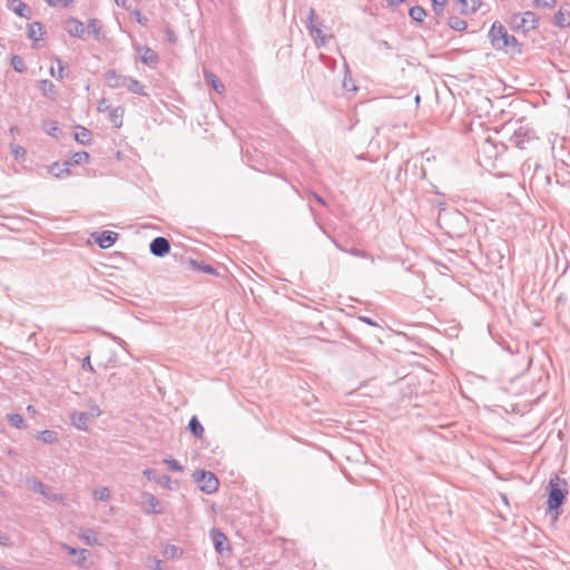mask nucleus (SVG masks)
I'll use <instances>...</instances> for the list:
<instances>
[{
    "mask_svg": "<svg viewBox=\"0 0 570 570\" xmlns=\"http://www.w3.org/2000/svg\"><path fill=\"white\" fill-rule=\"evenodd\" d=\"M488 37L495 50H502L512 56L522 52V46L514 36L508 33L505 27L495 21L492 23Z\"/></svg>",
    "mask_w": 570,
    "mask_h": 570,
    "instance_id": "1",
    "label": "nucleus"
},
{
    "mask_svg": "<svg viewBox=\"0 0 570 570\" xmlns=\"http://www.w3.org/2000/svg\"><path fill=\"white\" fill-rule=\"evenodd\" d=\"M568 494V483L566 480L560 479L558 475H554L549 480L548 483V500H547V510L549 512L556 511L557 517L559 515V510L564 503Z\"/></svg>",
    "mask_w": 570,
    "mask_h": 570,
    "instance_id": "2",
    "label": "nucleus"
},
{
    "mask_svg": "<svg viewBox=\"0 0 570 570\" xmlns=\"http://www.w3.org/2000/svg\"><path fill=\"white\" fill-rule=\"evenodd\" d=\"M538 23V17L532 11H525L523 13H514L510 19V27L513 31H520L528 33L535 29Z\"/></svg>",
    "mask_w": 570,
    "mask_h": 570,
    "instance_id": "3",
    "label": "nucleus"
},
{
    "mask_svg": "<svg viewBox=\"0 0 570 570\" xmlns=\"http://www.w3.org/2000/svg\"><path fill=\"white\" fill-rule=\"evenodd\" d=\"M193 480L199 485L200 491L207 494L215 493L219 487L217 476L209 471L196 470L193 473Z\"/></svg>",
    "mask_w": 570,
    "mask_h": 570,
    "instance_id": "4",
    "label": "nucleus"
},
{
    "mask_svg": "<svg viewBox=\"0 0 570 570\" xmlns=\"http://www.w3.org/2000/svg\"><path fill=\"white\" fill-rule=\"evenodd\" d=\"M534 139H537V137L533 130L521 126L513 131L512 136L510 137V142L520 149H524L525 145Z\"/></svg>",
    "mask_w": 570,
    "mask_h": 570,
    "instance_id": "5",
    "label": "nucleus"
},
{
    "mask_svg": "<svg viewBox=\"0 0 570 570\" xmlns=\"http://www.w3.org/2000/svg\"><path fill=\"white\" fill-rule=\"evenodd\" d=\"M28 483L31 484V489L35 492L40 493L41 495L47 498L49 501L60 502V503L65 502V497L62 494L51 492L50 489L42 481H40L36 478H32V479L28 480Z\"/></svg>",
    "mask_w": 570,
    "mask_h": 570,
    "instance_id": "6",
    "label": "nucleus"
},
{
    "mask_svg": "<svg viewBox=\"0 0 570 570\" xmlns=\"http://www.w3.org/2000/svg\"><path fill=\"white\" fill-rule=\"evenodd\" d=\"M61 548L69 554L75 557L73 563L81 569H89L90 563L88 562L89 551L82 548H73L67 543H62Z\"/></svg>",
    "mask_w": 570,
    "mask_h": 570,
    "instance_id": "7",
    "label": "nucleus"
},
{
    "mask_svg": "<svg viewBox=\"0 0 570 570\" xmlns=\"http://www.w3.org/2000/svg\"><path fill=\"white\" fill-rule=\"evenodd\" d=\"M149 250L156 257H164L170 252V243L166 237L157 236L150 242Z\"/></svg>",
    "mask_w": 570,
    "mask_h": 570,
    "instance_id": "8",
    "label": "nucleus"
},
{
    "mask_svg": "<svg viewBox=\"0 0 570 570\" xmlns=\"http://www.w3.org/2000/svg\"><path fill=\"white\" fill-rule=\"evenodd\" d=\"M316 19L315 10L311 8L307 16V28L311 36L315 39L316 46L320 47L325 45V37L322 36L321 29L315 24Z\"/></svg>",
    "mask_w": 570,
    "mask_h": 570,
    "instance_id": "9",
    "label": "nucleus"
},
{
    "mask_svg": "<svg viewBox=\"0 0 570 570\" xmlns=\"http://www.w3.org/2000/svg\"><path fill=\"white\" fill-rule=\"evenodd\" d=\"M145 513L147 514H163L164 510L160 509L159 500L151 493L144 492L141 495Z\"/></svg>",
    "mask_w": 570,
    "mask_h": 570,
    "instance_id": "10",
    "label": "nucleus"
},
{
    "mask_svg": "<svg viewBox=\"0 0 570 570\" xmlns=\"http://www.w3.org/2000/svg\"><path fill=\"white\" fill-rule=\"evenodd\" d=\"M92 237L100 248L106 249L116 243L118 234L112 230H104L101 233H94Z\"/></svg>",
    "mask_w": 570,
    "mask_h": 570,
    "instance_id": "11",
    "label": "nucleus"
},
{
    "mask_svg": "<svg viewBox=\"0 0 570 570\" xmlns=\"http://www.w3.org/2000/svg\"><path fill=\"white\" fill-rule=\"evenodd\" d=\"M7 8L21 18L30 19L32 16V10L21 0H8Z\"/></svg>",
    "mask_w": 570,
    "mask_h": 570,
    "instance_id": "12",
    "label": "nucleus"
},
{
    "mask_svg": "<svg viewBox=\"0 0 570 570\" xmlns=\"http://www.w3.org/2000/svg\"><path fill=\"white\" fill-rule=\"evenodd\" d=\"M210 538L215 550L219 554H223L225 550L230 551V548L228 546L225 548V544H227L228 540L227 537L219 529H212Z\"/></svg>",
    "mask_w": 570,
    "mask_h": 570,
    "instance_id": "13",
    "label": "nucleus"
},
{
    "mask_svg": "<svg viewBox=\"0 0 570 570\" xmlns=\"http://www.w3.org/2000/svg\"><path fill=\"white\" fill-rule=\"evenodd\" d=\"M141 53L140 60L146 66L154 68L158 63V55L147 46H139L136 48Z\"/></svg>",
    "mask_w": 570,
    "mask_h": 570,
    "instance_id": "14",
    "label": "nucleus"
},
{
    "mask_svg": "<svg viewBox=\"0 0 570 570\" xmlns=\"http://www.w3.org/2000/svg\"><path fill=\"white\" fill-rule=\"evenodd\" d=\"M67 32L75 38L83 39L86 29L83 23L77 18H69L67 21Z\"/></svg>",
    "mask_w": 570,
    "mask_h": 570,
    "instance_id": "15",
    "label": "nucleus"
},
{
    "mask_svg": "<svg viewBox=\"0 0 570 570\" xmlns=\"http://www.w3.org/2000/svg\"><path fill=\"white\" fill-rule=\"evenodd\" d=\"M128 76H121L116 70L110 69L105 73V81L110 88H120L126 86Z\"/></svg>",
    "mask_w": 570,
    "mask_h": 570,
    "instance_id": "16",
    "label": "nucleus"
},
{
    "mask_svg": "<svg viewBox=\"0 0 570 570\" xmlns=\"http://www.w3.org/2000/svg\"><path fill=\"white\" fill-rule=\"evenodd\" d=\"M72 166V163H59L55 161L48 167V171L57 177V178H63L70 174V167Z\"/></svg>",
    "mask_w": 570,
    "mask_h": 570,
    "instance_id": "17",
    "label": "nucleus"
},
{
    "mask_svg": "<svg viewBox=\"0 0 570 570\" xmlns=\"http://www.w3.org/2000/svg\"><path fill=\"white\" fill-rule=\"evenodd\" d=\"M38 88L39 90L41 91V94L51 99V100H56V98L58 97V90H57V87L56 85L49 80V79H42L38 82Z\"/></svg>",
    "mask_w": 570,
    "mask_h": 570,
    "instance_id": "18",
    "label": "nucleus"
},
{
    "mask_svg": "<svg viewBox=\"0 0 570 570\" xmlns=\"http://www.w3.org/2000/svg\"><path fill=\"white\" fill-rule=\"evenodd\" d=\"M71 425L79 431H87L90 419L85 412H72L70 414Z\"/></svg>",
    "mask_w": 570,
    "mask_h": 570,
    "instance_id": "19",
    "label": "nucleus"
},
{
    "mask_svg": "<svg viewBox=\"0 0 570 570\" xmlns=\"http://www.w3.org/2000/svg\"><path fill=\"white\" fill-rule=\"evenodd\" d=\"M460 3V13L463 16H470L475 13L481 7V0H458Z\"/></svg>",
    "mask_w": 570,
    "mask_h": 570,
    "instance_id": "20",
    "label": "nucleus"
},
{
    "mask_svg": "<svg viewBox=\"0 0 570 570\" xmlns=\"http://www.w3.org/2000/svg\"><path fill=\"white\" fill-rule=\"evenodd\" d=\"M204 79L208 86H210L216 92L223 94L225 91L224 83L220 82L218 77L208 70H204Z\"/></svg>",
    "mask_w": 570,
    "mask_h": 570,
    "instance_id": "21",
    "label": "nucleus"
},
{
    "mask_svg": "<svg viewBox=\"0 0 570 570\" xmlns=\"http://www.w3.org/2000/svg\"><path fill=\"white\" fill-rule=\"evenodd\" d=\"M45 33V29L41 22L33 21L28 24L27 37L35 42L40 40V37Z\"/></svg>",
    "mask_w": 570,
    "mask_h": 570,
    "instance_id": "22",
    "label": "nucleus"
},
{
    "mask_svg": "<svg viewBox=\"0 0 570 570\" xmlns=\"http://www.w3.org/2000/svg\"><path fill=\"white\" fill-rule=\"evenodd\" d=\"M78 537L87 546L92 547L99 544L97 533L92 529H81Z\"/></svg>",
    "mask_w": 570,
    "mask_h": 570,
    "instance_id": "23",
    "label": "nucleus"
},
{
    "mask_svg": "<svg viewBox=\"0 0 570 570\" xmlns=\"http://www.w3.org/2000/svg\"><path fill=\"white\" fill-rule=\"evenodd\" d=\"M161 554L166 559H179L183 556V550L175 544H165L161 550Z\"/></svg>",
    "mask_w": 570,
    "mask_h": 570,
    "instance_id": "24",
    "label": "nucleus"
},
{
    "mask_svg": "<svg viewBox=\"0 0 570 570\" xmlns=\"http://www.w3.org/2000/svg\"><path fill=\"white\" fill-rule=\"evenodd\" d=\"M125 87L132 94L146 96L145 87L135 78L127 77Z\"/></svg>",
    "mask_w": 570,
    "mask_h": 570,
    "instance_id": "25",
    "label": "nucleus"
},
{
    "mask_svg": "<svg viewBox=\"0 0 570 570\" xmlns=\"http://www.w3.org/2000/svg\"><path fill=\"white\" fill-rule=\"evenodd\" d=\"M78 131L75 134V139L81 145H89L91 141V131L82 126H77Z\"/></svg>",
    "mask_w": 570,
    "mask_h": 570,
    "instance_id": "26",
    "label": "nucleus"
},
{
    "mask_svg": "<svg viewBox=\"0 0 570 570\" xmlns=\"http://www.w3.org/2000/svg\"><path fill=\"white\" fill-rule=\"evenodd\" d=\"M188 431L190 432L191 435H194L195 438H202L203 434H204V428L202 425V423L199 422V420L197 419V416H193L190 420H189V423H188Z\"/></svg>",
    "mask_w": 570,
    "mask_h": 570,
    "instance_id": "27",
    "label": "nucleus"
},
{
    "mask_svg": "<svg viewBox=\"0 0 570 570\" xmlns=\"http://www.w3.org/2000/svg\"><path fill=\"white\" fill-rule=\"evenodd\" d=\"M446 217L452 218L459 225H464V226L466 225V217L459 210H451V212H445L444 214H440L439 220L440 222L444 220Z\"/></svg>",
    "mask_w": 570,
    "mask_h": 570,
    "instance_id": "28",
    "label": "nucleus"
},
{
    "mask_svg": "<svg viewBox=\"0 0 570 570\" xmlns=\"http://www.w3.org/2000/svg\"><path fill=\"white\" fill-rule=\"evenodd\" d=\"M38 439L41 440L46 444H53L58 442L59 436L58 433L53 430H43L39 432Z\"/></svg>",
    "mask_w": 570,
    "mask_h": 570,
    "instance_id": "29",
    "label": "nucleus"
},
{
    "mask_svg": "<svg viewBox=\"0 0 570 570\" xmlns=\"http://www.w3.org/2000/svg\"><path fill=\"white\" fill-rule=\"evenodd\" d=\"M448 26L455 31H464L468 28L466 21L456 16H451L448 19Z\"/></svg>",
    "mask_w": 570,
    "mask_h": 570,
    "instance_id": "30",
    "label": "nucleus"
},
{
    "mask_svg": "<svg viewBox=\"0 0 570 570\" xmlns=\"http://www.w3.org/2000/svg\"><path fill=\"white\" fill-rule=\"evenodd\" d=\"M88 29H89V31L94 35V37L97 40H100V39L104 38V33H102V29H101L100 22L96 18L89 19V21H88Z\"/></svg>",
    "mask_w": 570,
    "mask_h": 570,
    "instance_id": "31",
    "label": "nucleus"
},
{
    "mask_svg": "<svg viewBox=\"0 0 570 570\" xmlns=\"http://www.w3.org/2000/svg\"><path fill=\"white\" fill-rule=\"evenodd\" d=\"M409 16L416 22H423L424 18L426 17V11L421 6H414L410 8Z\"/></svg>",
    "mask_w": 570,
    "mask_h": 570,
    "instance_id": "32",
    "label": "nucleus"
},
{
    "mask_svg": "<svg viewBox=\"0 0 570 570\" xmlns=\"http://www.w3.org/2000/svg\"><path fill=\"white\" fill-rule=\"evenodd\" d=\"M90 159V156L87 151H77L75 153L69 160H66L67 163H72L73 165H83L88 164Z\"/></svg>",
    "mask_w": 570,
    "mask_h": 570,
    "instance_id": "33",
    "label": "nucleus"
},
{
    "mask_svg": "<svg viewBox=\"0 0 570 570\" xmlns=\"http://www.w3.org/2000/svg\"><path fill=\"white\" fill-rule=\"evenodd\" d=\"M10 65L14 69V71L19 73H24L27 71V66L23 59L18 55H12L10 58Z\"/></svg>",
    "mask_w": 570,
    "mask_h": 570,
    "instance_id": "34",
    "label": "nucleus"
},
{
    "mask_svg": "<svg viewBox=\"0 0 570 570\" xmlns=\"http://www.w3.org/2000/svg\"><path fill=\"white\" fill-rule=\"evenodd\" d=\"M43 130L51 137L58 138L61 132L58 121L50 120L43 124Z\"/></svg>",
    "mask_w": 570,
    "mask_h": 570,
    "instance_id": "35",
    "label": "nucleus"
},
{
    "mask_svg": "<svg viewBox=\"0 0 570 570\" xmlns=\"http://www.w3.org/2000/svg\"><path fill=\"white\" fill-rule=\"evenodd\" d=\"M122 117L124 108L121 107H116L110 111V120L116 128H120L122 126Z\"/></svg>",
    "mask_w": 570,
    "mask_h": 570,
    "instance_id": "36",
    "label": "nucleus"
},
{
    "mask_svg": "<svg viewBox=\"0 0 570 570\" xmlns=\"http://www.w3.org/2000/svg\"><path fill=\"white\" fill-rule=\"evenodd\" d=\"M8 419V422L10 423L11 426L16 428V429H24L27 425H26V422H24V419L22 417V415L18 414V413H11V414H8L7 416Z\"/></svg>",
    "mask_w": 570,
    "mask_h": 570,
    "instance_id": "37",
    "label": "nucleus"
},
{
    "mask_svg": "<svg viewBox=\"0 0 570 570\" xmlns=\"http://www.w3.org/2000/svg\"><path fill=\"white\" fill-rule=\"evenodd\" d=\"M92 495L97 501H108L111 497V493L107 487H99L94 490Z\"/></svg>",
    "mask_w": 570,
    "mask_h": 570,
    "instance_id": "38",
    "label": "nucleus"
},
{
    "mask_svg": "<svg viewBox=\"0 0 570 570\" xmlns=\"http://www.w3.org/2000/svg\"><path fill=\"white\" fill-rule=\"evenodd\" d=\"M190 264L193 266H195L198 271L203 272V273L212 274V275H217V272H216L215 267H213L209 264H206L205 262H197L195 259H190Z\"/></svg>",
    "mask_w": 570,
    "mask_h": 570,
    "instance_id": "39",
    "label": "nucleus"
},
{
    "mask_svg": "<svg viewBox=\"0 0 570 570\" xmlns=\"http://www.w3.org/2000/svg\"><path fill=\"white\" fill-rule=\"evenodd\" d=\"M85 413L88 415L90 420H92L99 417L102 414V411L95 402H90L88 404V411Z\"/></svg>",
    "mask_w": 570,
    "mask_h": 570,
    "instance_id": "40",
    "label": "nucleus"
},
{
    "mask_svg": "<svg viewBox=\"0 0 570 570\" xmlns=\"http://www.w3.org/2000/svg\"><path fill=\"white\" fill-rule=\"evenodd\" d=\"M431 2L434 14L438 17L442 16L448 0H431Z\"/></svg>",
    "mask_w": 570,
    "mask_h": 570,
    "instance_id": "41",
    "label": "nucleus"
},
{
    "mask_svg": "<svg viewBox=\"0 0 570 570\" xmlns=\"http://www.w3.org/2000/svg\"><path fill=\"white\" fill-rule=\"evenodd\" d=\"M164 463L168 465V468L174 472H183L184 466L175 459L168 458L164 459Z\"/></svg>",
    "mask_w": 570,
    "mask_h": 570,
    "instance_id": "42",
    "label": "nucleus"
},
{
    "mask_svg": "<svg viewBox=\"0 0 570 570\" xmlns=\"http://www.w3.org/2000/svg\"><path fill=\"white\" fill-rule=\"evenodd\" d=\"M129 13L131 14V17H134V18H135V20H136L139 24H141V26H147V23H148V19H147V18H145V17L141 14V12H140V10H139V9L135 8V9H132V10H130V11H129Z\"/></svg>",
    "mask_w": 570,
    "mask_h": 570,
    "instance_id": "43",
    "label": "nucleus"
},
{
    "mask_svg": "<svg viewBox=\"0 0 570 570\" xmlns=\"http://www.w3.org/2000/svg\"><path fill=\"white\" fill-rule=\"evenodd\" d=\"M57 61V65H59V71H56L55 68H51L50 69V75L59 80H61L63 78V63H62V60L57 58L56 59Z\"/></svg>",
    "mask_w": 570,
    "mask_h": 570,
    "instance_id": "44",
    "label": "nucleus"
},
{
    "mask_svg": "<svg viewBox=\"0 0 570 570\" xmlns=\"http://www.w3.org/2000/svg\"><path fill=\"white\" fill-rule=\"evenodd\" d=\"M557 3V0H533V4L537 8H553Z\"/></svg>",
    "mask_w": 570,
    "mask_h": 570,
    "instance_id": "45",
    "label": "nucleus"
},
{
    "mask_svg": "<svg viewBox=\"0 0 570 570\" xmlns=\"http://www.w3.org/2000/svg\"><path fill=\"white\" fill-rule=\"evenodd\" d=\"M11 153L14 155L16 159L23 158L27 154L26 149L19 145H11Z\"/></svg>",
    "mask_w": 570,
    "mask_h": 570,
    "instance_id": "46",
    "label": "nucleus"
},
{
    "mask_svg": "<svg viewBox=\"0 0 570 570\" xmlns=\"http://www.w3.org/2000/svg\"><path fill=\"white\" fill-rule=\"evenodd\" d=\"M142 475L146 476L149 481H155L157 482V480H159L160 476H158V473L156 470L154 469H150V468H147L142 471Z\"/></svg>",
    "mask_w": 570,
    "mask_h": 570,
    "instance_id": "47",
    "label": "nucleus"
},
{
    "mask_svg": "<svg viewBox=\"0 0 570 570\" xmlns=\"http://www.w3.org/2000/svg\"><path fill=\"white\" fill-rule=\"evenodd\" d=\"M157 482L159 484H161V487H164L165 489H168V490H173L174 487H173V480L169 475H161L159 478V480H157Z\"/></svg>",
    "mask_w": 570,
    "mask_h": 570,
    "instance_id": "48",
    "label": "nucleus"
},
{
    "mask_svg": "<svg viewBox=\"0 0 570 570\" xmlns=\"http://www.w3.org/2000/svg\"><path fill=\"white\" fill-rule=\"evenodd\" d=\"M564 14L559 10L553 17V23L557 27L563 28L566 26Z\"/></svg>",
    "mask_w": 570,
    "mask_h": 570,
    "instance_id": "49",
    "label": "nucleus"
},
{
    "mask_svg": "<svg viewBox=\"0 0 570 570\" xmlns=\"http://www.w3.org/2000/svg\"><path fill=\"white\" fill-rule=\"evenodd\" d=\"M50 7H68L72 0H46Z\"/></svg>",
    "mask_w": 570,
    "mask_h": 570,
    "instance_id": "50",
    "label": "nucleus"
},
{
    "mask_svg": "<svg viewBox=\"0 0 570 570\" xmlns=\"http://www.w3.org/2000/svg\"><path fill=\"white\" fill-rule=\"evenodd\" d=\"M347 253H350L351 255H353L355 257H362V258L367 257V254L364 250H361V249L355 248V247L348 249Z\"/></svg>",
    "mask_w": 570,
    "mask_h": 570,
    "instance_id": "51",
    "label": "nucleus"
},
{
    "mask_svg": "<svg viewBox=\"0 0 570 570\" xmlns=\"http://www.w3.org/2000/svg\"><path fill=\"white\" fill-rule=\"evenodd\" d=\"M81 367L82 370L85 371H90V372H95L92 365H91V362H90V356H86L82 361V364H81Z\"/></svg>",
    "mask_w": 570,
    "mask_h": 570,
    "instance_id": "52",
    "label": "nucleus"
},
{
    "mask_svg": "<svg viewBox=\"0 0 570 570\" xmlns=\"http://www.w3.org/2000/svg\"><path fill=\"white\" fill-rule=\"evenodd\" d=\"M150 560L153 561V570H167L161 566V561L158 558L153 557Z\"/></svg>",
    "mask_w": 570,
    "mask_h": 570,
    "instance_id": "53",
    "label": "nucleus"
},
{
    "mask_svg": "<svg viewBox=\"0 0 570 570\" xmlns=\"http://www.w3.org/2000/svg\"><path fill=\"white\" fill-rule=\"evenodd\" d=\"M165 32H166L168 41H170L173 43L176 42V40H177L176 33L170 28H167L165 30Z\"/></svg>",
    "mask_w": 570,
    "mask_h": 570,
    "instance_id": "54",
    "label": "nucleus"
},
{
    "mask_svg": "<svg viewBox=\"0 0 570 570\" xmlns=\"http://www.w3.org/2000/svg\"><path fill=\"white\" fill-rule=\"evenodd\" d=\"M115 3H116L118 7H120V8L125 9V10H127V11H130V10H131L130 6H128V1H127V0H115Z\"/></svg>",
    "mask_w": 570,
    "mask_h": 570,
    "instance_id": "55",
    "label": "nucleus"
},
{
    "mask_svg": "<svg viewBox=\"0 0 570 570\" xmlns=\"http://www.w3.org/2000/svg\"><path fill=\"white\" fill-rule=\"evenodd\" d=\"M11 544L10 538L8 535H2L0 533V546L9 547Z\"/></svg>",
    "mask_w": 570,
    "mask_h": 570,
    "instance_id": "56",
    "label": "nucleus"
},
{
    "mask_svg": "<svg viewBox=\"0 0 570 570\" xmlns=\"http://www.w3.org/2000/svg\"><path fill=\"white\" fill-rule=\"evenodd\" d=\"M358 320L367 325H371V326L377 325L372 318H370L367 316H360Z\"/></svg>",
    "mask_w": 570,
    "mask_h": 570,
    "instance_id": "57",
    "label": "nucleus"
},
{
    "mask_svg": "<svg viewBox=\"0 0 570 570\" xmlns=\"http://www.w3.org/2000/svg\"><path fill=\"white\" fill-rule=\"evenodd\" d=\"M327 237L332 240V243L335 245V247L342 252H347L334 237H332L331 235L326 234Z\"/></svg>",
    "mask_w": 570,
    "mask_h": 570,
    "instance_id": "58",
    "label": "nucleus"
},
{
    "mask_svg": "<svg viewBox=\"0 0 570 570\" xmlns=\"http://www.w3.org/2000/svg\"><path fill=\"white\" fill-rule=\"evenodd\" d=\"M386 1H387L389 6L396 7L401 3H403L405 0H386Z\"/></svg>",
    "mask_w": 570,
    "mask_h": 570,
    "instance_id": "59",
    "label": "nucleus"
},
{
    "mask_svg": "<svg viewBox=\"0 0 570 570\" xmlns=\"http://www.w3.org/2000/svg\"><path fill=\"white\" fill-rule=\"evenodd\" d=\"M313 197L316 199V202H317L318 204H321V205H325V200H324V198H323V197H321L320 195H317V194H315V193H314V194H313Z\"/></svg>",
    "mask_w": 570,
    "mask_h": 570,
    "instance_id": "60",
    "label": "nucleus"
},
{
    "mask_svg": "<svg viewBox=\"0 0 570 570\" xmlns=\"http://www.w3.org/2000/svg\"><path fill=\"white\" fill-rule=\"evenodd\" d=\"M105 104H106V100H105V99H102V100L99 102V107H98V109H99V110H104Z\"/></svg>",
    "mask_w": 570,
    "mask_h": 570,
    "instance_id": "61",
    "label": "nucleus"
},
{
    "mask_svg": "<svg viewBox=\"0 0 570 570\" xmlns=\"http://www.w3.org/2000/svg\"><path fill=\"white\" fill-rule=\"evenodd\" d=\"M381 45H382L384 48H386V49H390V48H391V47H390V45H389V42H387V41H385V40L381 41Z\"/></svg>",
    "mask_w": 570,
    "mask_h": 570,
    "instance_id": "62",
    "label": "nucleus"
},
{
    "mask_svg": "<svg viewBox=\"0 0 570 570\" xmlns=\"http://www.w3.org/2000/svg\"><path fill=\"white\" fill-rule=\"evenodd\" d=\"M420 100H421L420 95H416V96H415V102H416V105H419V104H420Z\"/></svg>",
    "mask_w": 570,
    "mask_h": 570,
    "instance_id": "63",
    "label": "nucleus"
},
{
    "mask_svg": "<svg viewBox=\"0 0 570 570\" xmlns=\"http://www.w3.org/2000/svg\"><path fill=\"white\" fill-rule=\"evenodd\" d=\"M120 345L125 344L124 340L116 338Z\"/></svg>",
    "mask_w": 570,
    "mask_h": 570,
    "instance_id": "64",
    "label": "nucleus"
}]
</instances>
